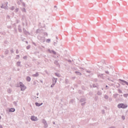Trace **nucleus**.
<instances>
[{
    "label": "nucleus",
    "instance_id": "obj_39",
    "mask_svg": "<svg viewBox=\"0 0 128 128\" xmlns=\"http://www.w3.org/2000/svg\"><path fill=\"white\" fill-rule=\"evenodd\" d=\"M93 88H96V84H93Z\"/></svg>",
    "mask_w": 128,
    "mask_h": 128
},
{
    "label": "nucleus",
    "instance_id": "obj_6",
    "mask_svg": "<svg viewBox=\"0 0 128 128\" xmlns=\"http://www.w3.org/2000/svg\"><path fill=\"white\" fill-rule=\"evenodd\" d=\"M56 80H58V78H55L54 77L52 78V84H56Z\"/></svg>",
    "mask_w": 128,
    "mask_h": 128
},
{
    "label": "nucleus",
    "instance_id": "obj_64",
    "mask_svg": "<svg viewBox=\"0 0 128 128\" xmlns=\"http://www.w3.org/2000/svg\"><path fill=\"white\" fill-rule=\"evenodd\" d=\"M54 8H56V6H54Z\"/></svg>",
    "mask_w": 128,
    "mask_h": 128
},
{
    "label": "nucleus",
    "instance_id": "obj_7",
    "mask_svg": "<svg viewBox=\"0 0 128 128\" xmlns=\"http://www.w3.org/2000/svg\"><path fill=\"white\" fill-rule=\"evenodd\" d=\"M119 82H124V84H126V86H128V82L124 80H122V79H119L118 80Z\"/></svg>",
    "mask_w": 128,
    "mask_h": 128
},
{
    "label": "nucleus",
    "instance_id": "obj_5",
    "mask_svg": "<svg viewBox=\"0 0 128 128\" xmlns=\"http://www.w3.org/2000/svg\"><path fill=\"white\" fill-rule=\"evenodd\" d=\"M42 122L44 124V128H46L48 126V123L46 122V120L44 119L42 120Z\"/></svg>",
    "mask_w": 128,
    "mask_h": 128
},
{
    "label": "nucleus",
    "instance_id": "obj_14",
    "mask_svg": "<svg viewBox=\"0 0 128 128\" xmlns=\"http://www.w3.org/2000/svg\"><path fill=\"white\" fill-rule=\"evenodd\" d=\"M30 80H32L30 78V76H27L26 78V80H27V82H30Z\"/></svg>",
    "mask_w": 128,
    "mask_h": 128
},
{
    "label": "nucleus",
    "instance_id": "obj_47",
    "mask_svg": "<svg viewBox=\"0 0 128 128\" xmlns=\"http://www.w3.org/2000/svg\"><path fill=\"white\" fill-rule=\"evenodd\" d=\"M86 72H88V74H90V71L86 70Z\"/></svg>",
    "mask_w": 128,
    "mask_h": 128
},
{
    "label": "nucleus",
    "instance_id": "obj_19",
    "mask_svg": "<svg viewBox=\"0 0 128 128\" xmlns=\"http://www.w3.org/2000/svg\"><path fill=\"white\" fill-rule=\"evenodd\" d=\"M80 102H86V98H82L81 100H80Z\"/></svg>",
    "mask_w": 128,
    "mask_h": 128
},
{
    "label": "nucleus",
    "instance_id": "obj_53",
    "mask_svg": "<svg viewBox=\"0 0 128 128\" xmlns=\"http://www.w3.org/2000/svg\"><path fill=\"white\" fill-rule=\"evenodd\" d=\"M102 114H104V110H102Z\"/></svg>",
    "mask_w": 128,
    "mask_h": 128
},
{
    "label": "nucleus",
    "instance_id": "obj_24",
    "mask_svg": "<svg viewBox=\"0 0 128 128\" xmlns=\"http://www.w3.org/2000/svg\"><path fill=\"white\" fill-rule=\"evenodd\" d=\"M17 66H20V62H17Z\"/></svg>",
    "mask_w": 128,
    "mask_h": 128
},
{
    "label": "nucleus",
    "instance_id": "obj_41",
    "mask_svg": "<svg viewBox=\"0 0 128 128\" xmlns=\"http://www.w3.org/2000/svg\"><path fill=\"white\" fill-rule=\"evenodd\" d=\"M44 36H48V33H46V32H44Z\"/></svg>",
    "mask_w": 128,
    "mask_h": 128
},
{
    "label": "nucleus",
    "instance_id": "obj_30",
    "mask_svg": "<svg viewBox=\"0 0 128 128\" xmlns=\"http://www.w3.org/2000/svg\"><path fill=\"white\" fill-rule=\"evenodd\" d=\"M10 10H14V6H12V8H10Z\"/></svg>",
    "mask_w": 128,
    "mask_h": 128
},
{
    "label": "nucleus",
    "instance_id": "obj_11",
    "mask_svg": "<svg viewBox=\"0 0 128 128\" xmlns=\"http://www.w3.org/2000/svg\"><path fill=\"white\" fill-rule=\"evenodd\" d=\"M40 74H38V72H36V74H34L32 75V76L37 78V76H38Z\"/></svg>",
    "mask_w": 128,
    "mask_h": 128
},
{
    "label": "nucleus",
    "instance_id": "obj_26",
    "mask_svg": "<svg viewBox=\"0 0 128 128\" xmlns=\"http://www.w3.org/2000/svg\"><path fill=\"white\" fill-rule=\"evenodd\" d=\"M4 10H7V8H8V2H6V6H4Z\"/></svg>",
    "mask_w": 128,
    "mask_h": 128
},
{
    "label": "nucleus",
    "instance_id": "obj_46",
    "mask_svg": "<svg viewBox=\"0 0 128 128\" xmlns=\"http://www.w3.org/2000/svg\"><path fill=\"white\" fill-rule=\"evenodd\" d=\"M118 86H116V88H120V84H118Z\"/></svg>",
    "mask_w": 128,
    "mask_h": 128
},
{
    "label": "nucleus",
    "instance_id": "obj_50",
    "mask_svg": "<svg viewBox=\"0 0 128 128\" xmlns=\"http://www.w3.org/2000/svg\"><path fill=\"white\" fill-rule=\"evenodd\" d=\"M22 4L24 6H26V4H24V2H22Z\"/></svg>",
    "mask_w": 128,
    "mask_h": 128
},
{
    "label": "nucleus",
    "instance_id": "obj_17",
    "mask_svg": "<svg viewBox=\"0 0 128 128\" xmlns=\"http://www.w3.org/2000/svg\"><path fill=\"white\" fill-rule=\"evenodd\" d=\"M75 74H78V76H82V73L78 72H75Z\"/></svg>",
    "mask_w": 128,
    "mask_h": 128
},
{
    "label": "nucleus",
    "instance_id": "obj_62",
    "mask_svg": "<svg viewBox=\"0 0 128 128\" xmlns=\"http://www.w3.org/2000/svg\"><path fill=\"white\" fill-rule=\"evenodd\" d=\"M84 66V64H82L81 66Z\"/></svg>",
    "mask_w": 128,
    "mask_h": 128
},
{
    "label": "nucleus",
    "instance_id": "obj_43",
    "mask_svg": "<svg viewBox=\"0 0 128 128\" xmlns=\"http://www.w3.org/2000/svg\"><path fill=\"white\" fill-rule=\"evenodd\" d=\"M67 62H72V60H68Z\"/></svg>",
    "mask_w": 128,
    "mask_h": 128
},
{
    "label": "nucleus",
    "instance_id": "obj_2",
    "mask_svg": "<svg viewBox=\"0 0 128 128\" xmlns=\"http://www.w3.org/2000/svg\"><path fill=\"white\" fill-rule=\"evenodd\" d=\"M108 68H110V66H106L105 68H103V70L105 74H108V76H110V72H108Z\"/></svg>",
    "mask_w": 128,
    "mask_h": 128
},
{
    "label": "nucleus",
    "instance_id": "obj_40",
    "mask_svg": "<svg viewBox=\"0 0 128 128\" xmlns=\"http://www.w3.org/2000/svg\"><path fill=\"white\" fill-rule=\"evenodd\" d=\"M72 70H76V68H72Z\"/></svg>",
    "mask_w": 128,
    "mask_h": 128
},
{
    "label": "nucleus",
    "instance_id": "obj_48",
    "mask_svg": "<svg viewBox=\"0 0 128 128\" xmlns=\"http://www.w3.org/2000/svg\"><path fill=\"white\" fill-rule=\"evenodd\" d=\"M16 54H18V50H16Z\"/></svg>",
    "mask_w": 128,
    "mask_h": 128
},
{
    "label": "nucleus",
    "instance_id": "obj_57",
    "mask_svg": "<svg viewBox=\"0 0 128 128\" xmlns=\"http://www.w3.org/2000/svg\"><path fill=\"white\" fill-rule=\"evenodd\" d=\"M109 100H112V98H109Z\"/></svg>",
    "mask_w": 128,
    "mask_h": 128
},
{
    "label": "nucleus",
    "instance_id": "obj_21",
    "mask_svg": "<svg viewBox=\"0 0 128 128\" xmlns=\"http://www.w3.org/2000/svg\"><path fill=\"white\" fill-rule=\"evenodd\" d=\"M22 12H26V10L25 9V8H22Z\"/></svg>",
    "mask_w": 128,
    "mask_h": 128
},
{
    "label": "nucleus",
    "instance_id": "obj_58",
    "mask_svg": "<svg viewBox=\"0 0 128 128\" xmlns=\"http://www.w3.org/2000/svg\"><path fill=\"white\" fill-rule=\"evenodd\" d=\"M0 128H2V125L0 126Z\"/></svg>",
    "mask_w": 128,
    "mask_h": 128
},
{
    "label": "nucleus",
    "instance_id": "obj_52",
    "mask_svg": "<svg viewBox=\"0 0 128 128\" xmlns=\"http://www.w3.org/2000/svg\"><path fill=\"white\" fill-rule=\"evenodd\" d=\"M4 4H2V6H1V8H4Z\"/></svg>",
    "mask_w": 128,
    "mask_h": 128
},
{
    "label": "nucleus",
    "instance_id": "obj_22",
    "mask_svg": "<svg viewBox=\"0 0 128 128\" xmlns=\"http://www.w3.org/2000/svg\"><path fill=\"white\" fill-rule=\"evenodd\" d=\"M8 94H10V92H12V89L8 88Z\"/></svg>",
    "mask_w": 128,
    "mask_h": 128
},
{
    "label": "nucleus",
    "instance_id": "obj_56",
    "mask_svg": "<svg viewBox=\"0 0 128 128\" xmlns=\"http://www.w3.org/2000/svg\"><path fill=\"white\" fill-rule=\"evenodd\" d=\"M56 42H54V46H56Z\"/></svg>",
    "mask_w": 128,
    "mask_h": 128
},
{
    "label": "nucleus",
    "instance_id": "obj_23",
    "mask_svg": "<svg viewBox=\"0 0 128 128\" xmlns=\"http://www.w3.org/2000/svg\"><path fill=\"white\" fill-rule=\"evenodd\" d=\"M46 41V40H44V38H41V42H44Z\"/></svg>",
    "mask_w": 128,
    "mask_h": 128
},
{
    "label": "nucleus",
    "instance_id": "obj_42",
    "mask_svg": "<svg viewBox=\"0 0 128 128\" xmlns=\"http://www.w3.org/2000/svg\"><path fill=\"white\" fill-rule=\"evenodd\" d=\"M10 52H11L12 54H14V50H10Z\"/></svg>",
    "mask_w": 128,
    "mask_h": 128
},
{
    "label": "nucleus",
    "instance_id": "obj_12",
    "mask_svg": "<svg viewBox=\"0 0 128 128\" xmlns=\"http://www.w3.org/2000/svg\"><path fill=\"white\" fill-rule=\"evenodd\" d=\"M18 30L19 32H22V28L20 27V25H19L18 26Z\"/></svg>",
    "mask_w": 128,
    "mask_h": 128
},
{
    "label": "nucleus",
    "instance_id": "obj_10",
    "mask_svg": "<svg viewBox=\"0 0 128 128\" xmlns=\"http://www.w3.org/2000/svg\"><path fill=\"white\" fill-rule=\"evenodd\" d=\"M10 112H16V109L14 108H10L9 109Z\"/></svg>",
    "mask_w": 128,
    "mask_h": 128
},
{
    "label": "nucleus",
    "instance_id": "obj_32",
    "mask_svg": "<svg viewBox=\"0 0 128 128\" xmlns=\"http://www.w3.org/2000/svg\"><path fill=\"white\" fill-rule=\"evenodd\" d=\"M66 84H68V79L65 80Z\"/></svg>",
    "mask_w": 128,
    "mask_h": 128
},
{
    "label": "nucleus",
    "instance_id": "obj_60",
    "mask_svg": "<svg viewBox=\"0 0 128 128\" xmlns=\"http://www.w3.org/2000/svg\"><path fill=\"white\" fill-rule=\"evenodd\" d=\"M20 2H22V0H20Z\"/></svg>",
    "mask_w": 128,
    "mask_h": 128
},
{
    "label": "nucleus",
    "instance_id": "obj_63",
    "mask_svg": "<svg viewBox=\"0 0 128 128\" xmlns=\"http://www.w3.org/2000/svg\"><path fill=\"white\" fill-rule=\"evenodd\" d=\"M36 96H38V93H37V94H36Z\"/></svg>",
    "mask_w": 128,
    "mask_h": 128
},
{
    "label": "nucleus",
    "instance_id": "obj_44",
    "mask_svg": "<svg viewBox=\"0 0 128 128\" xmlns=\"http://www.w3.org/2000/svg\"><path fill=\"white\" fill-rule=\"evenodd\" d=\"M81 104L82 106H84V104H86V102L82 103Z\"/></svg>",
    "mask_w": 128,
    "mask_h": 128
},
{
    "label": "nucleus",
    "instance_id": "obj_49",
    "mask_svg": "<svg viewBox=\"0 0 128 128\" xmlns=\"http://www.w3.org/2000/svg\"><path fill=\"white\" fill-rule=\"evenodd\" d=\"M14 104L15 106H16V102H14Z\"/></svg>",
    "mask_w": 128,
    "mask_h": 128
},
{
    "label": "nucleus",
    "instance_id": "obj_38",
    "mask_svg": "<svg viewBox=\"0 0 128 128\" xmlns=\"http://www.w3.org/2000/svg\"><path fill=\"white\" fill-rule=\"evenodd\" d=\"M18 12V8H16L15 10V12Z\"/></svg>",
    "mask_w": 128,
    "mask_h": 128
},
{
    "label": "nucleus",
    "instance_id": "obj_55",
    "mask_svg": "<svg viewBox=\"0 0 128 128\" xmlns=\"http://www.w3.org/2000/svg\"><path fill=\"white\" fill-rule=\"evenodd\" d=\"M120 82V84H122V86H124V84L122 83V82Z\"/></svg>",
    "mask_w": 128,
    "mask_h": 128
},
{
    "label": "nucleus",
    "instance_id": "obj_37",
    "mask_svg": "<svg viewBox=\"0 0 128 128\" xmlns=\"http://www.w3.org/2000/svg\"><path fill=\"white\" fill-rule=\"evenodd\" d=\"M108 80H109L110 82H114V80H111L110 78H108Z\"/></svg>",
    "mask_w": 128,
    "mask_h": 128
},
{
    "label": "nucleus",
    "instance_id": "obj_45",
    "mask_svg": "<svg viewBox=\"0 0 128 128\" xmlns=\"http://www.w3.org/2000/svg\"><path fill=\"white\" fill-rule=\"evenodd\" d=\"M16 58H18V59L20 58V55L16 56Z\"/></svg>",
    "mask_w": 128,
    "mask_h": 128
},
{
    "label": "nucleus",
    "instance_id": "obj_31",
    "mask_svg": "<svg viewBox=\"0 0 128 128\" xmlns=\"http://www.w3.org/2000/svg\"><path fill=\"white\" fill-rule=\"evenodd\" d=\"M118 92L120 94H122V92L120 89L118 90Z\"/></svg>",
    "mask_w": 128,
    "mask_h": 128
},
{
    "label": "nucleus",
    "instance_id": "obj_1",
    "mask_svg": "<svg viewBox=\"0 0 128 128\" xmlns=\"http://www.w3.org/2000/svg\"><path fill=\"white\" fill-rule=\"evenodd\" d=\"M118 108H128V105L124 104H119L118 105Z\"/></svg>",
    "mask_w": 128,
    "mask_h": 128
},
{
    "label": "nucleus",
    "instance_id": "obj_51",
    "mask_svg": "<svg viewBox=\"0 0 128 128\" xmlns=\"http://www.w3.org/2000/svg\"><path fill=\"white\" fill-rule=\"evenodd\" d=\"M79 68H80V70H84V68H82V67H80Z\"/></svg>",
    "mask_w": 128,
    "mask_h": 128
},
{
    "label": "nucleus",
    "instance_id": "obj_59",
    "mask_svg": "<svg viewBox=\"0 0 128 128\" xmlns=\"http://www.w3.org/2000/svg\"><path fill=\"white\" fill-rule=\"evenodd\" d=\"M106 88H108V85H106Z\"/></svg>",
    "mask_w": 128,
    "mask_h": 128
},
{
    "label": "nucleus",
    "instance_id": "obj_33",
    "mask_svg": "<svg viewBox=\"0 0 128 128\" xmlns=\"http://www.w3.org/2000/svg\"><path fill=\"white\" fill-rule=\"evenodd\" d=\"M30 46H26V49L27 50H30Z\"/></svg>",
    "mask_w": 128,
    "mask_h": 128
},
{
    "label": "nucleus",
    "instance_id": "obj_16",
    "mask_svg": "<svg viewBox=\"0 0 128 128\" xmlns=\"http://www.w3.org/2000/svg\"><path fill=\"white\" fill-rule=\"evenodd\" d=\"M97 94L98 96H102V93L100 91H98L97 92Z\"/></svg>",
    "mask_w": 128,
    "mask_h": 128
},
{
    "label": "nucleus",
    "instance_id": "obj_29",
    "mask_svg": "<svg viewBox=\"0 0 128 128\" xmlns=\"http://www.w3.org/2000/svg\"><path fill=\"white\" fill-rule=\"evenodd\" d=\"M102 76H104V74H99L98 75V76H100V78H102Z\"/></svg>",
    "mask_w": 128,
    "mask_h": 128
},
{
    "label": "nucleus",
    "instance_id": "obj_4",
    "mask_svg": "<svg viewBox=\"0 0 128 128\" xmlns=\"http://www.w3.org/2000/svg\"><path fill=\"white\" fill-rule=\"evenodd\" d=\"M30 120H32L33 122H36L37 120H38V117H36L34 116H31Z\"/></svg>",
    "mask_w": 128,
    "mask_h": 128
},
{
    "label": "nucleus",
    "instance_id": "obj_18",
    "mask_svg": "<svg viewBox=\"0 0 128 128\" xmlns=\"http://www.w3.org/2000/svg\"><path fill=\"white\" fill-rule=\"evenodd\" d=\"M104 98L105 100H108V96L106 94L104 95Z\"/></svg>",
    "mask_w": 128,
    "mask_h": 128
},
{
    "label": "nucleus",
    "instance_id": "obj_8",
    "mask_svg": "<svg viewBox=\"0 0 128 128\" xmlns=\"http://www.w3.org/2000/svg\"><path fill=\"white\" fill-rule=\"evenodd\" d=\"M48 52H50V54H56V52L54 50H48Z\"/></svg>",
    "mask_w": 128,
    "mask_h": 128
},
{
    "label": "nucleus",
    "instance_id": "obj_15",
    "mask_svg": "<svg viewBox=\"0 0 128 128\" xmlns=\"http://www.w3.org/2000/svg\"><path fill=\"white\" fill-rule=\"evenodd\" d=\"M35 104L36 106H40L42 104V103L41 104H40L38 102H36Z\"/></svg>",
    "mask_w": 128,
    "mask_h": 128
},
{
    "label": "nucleus",
    "instance_id": "obj_28",
    "mask_svg": "<svg viewBox=\"0 0 128 128\" xmlns=\"http://www.w3.org/2000/svg\"><path fill=\"white\" fill-rule=\"evenodd\" d=\"M124 98H128V94H124Z\"/></svg>",
    "mask_w": 128,
    "mask_h": 128
},
{
    "label": "nucleus",
    "instance_id": "obj_27",
    "mask_svg": "<svg viewBox=\"0 0 128 128\" xmlns=\"http://www.w3.org/2000/svg\"><path fill=\"white\" fill-rule=\"evenodd\" d=\"M5 54H8V50H6L4 52Z\"/></svg>",
    "mask_w": 128,
    "mask_h": 128
},
{
    "label": "nucleus",
    "instance_id": "obj_20",
    "mask_svg": "<svg viewBox=\"0 0 128 128\" xmlns=\"http://www.w3.org/2000/svg\"><path fill=\"white\" fill-rule=\"evenodd\" d=\"M55 75L56 76H58V78H60V74L58 73H55Z\"/></svg>",
    "mask_w": 128,
    "mask_h": 128
},
{
    "label": "nucleus",
    "instance_id": "obj_54",
    "mask_svg": "<svg viewBox=\"0 0 128 128\" xmlns=\"http://www.w3.org/2000/svg\"><path fill=\"white\" fill-rule=\"evenodd\" d=\"M70 102H74V100H70Z\"/></svg>",
    "mask_w": 128,
    "mask_h": 128
},
{
    "label": "nucleus",
    "instance_id": "obj_61",
    "mask_svg": "<svg viewBox=\"0 0 128 128\" xmlns=\"http://www.w3.org/2000/svg\"><path fill=\"white\" fill-rule=\"evenodd\" d=\"M95 100H98V98H96Z\"/></svg>",
    "mask_w": 128,
    "mask_h": 128
},
{
    "label": "nucleus",
    "instance_id": "obj_3",
    "mask_svg": "<svg viewBox=\"0 0 128 128\" xmlns=\"http://www.w3.org/2000/svg\"><path fill=\"white\" fill-rule=\"evenodd\" d=\"M20 90H22V92H24V90H26V86H24V84H22V82H20Z\"/></svg>",
    "mask_w": 128,
    "mask_h": 128
},
{
    "label": "nucleus",
    "instance_id": "obj_34",
    "mask_svg": "<svg viewBox=\"0 0 128 128\" xmlns=\"http://www.w3.org/2000/svg\"><path fill=\"white\" fill-rule=\"evenodd\" d=\"M122 120H126V117H125L124 116H122Z\"/></svg>",
    "mask_w": 128,
    "mask_h": 128
},
{
    "label": "nucleus",
    "instance_id": "obj_35",
    "mask_svg": "<svg viewBox=\"0 0 128 128\" xmlns=\"http://www.w3.org/2000/svg\"><path fill=\"white\" fill-rule=\"evenodd\" d=\"M56 84H54V83H52V84L51 85V88H54V85H55Z\"/></svg>",
    "mask_w": 128,
    "mask_h": 128
},
{
    "label": "nucleus",
    "instance_id": "obj_13",
    "mask_svg": "<svg viewBox=\"0 0 128 128\" xmlns=\"http://www.w3.org/2000/svg\"><path fill=\"white\" fill-rule=\"evenodd\" d=\"M54 64H56V66H60V64H58V61L55 60L54 62Z\"/></svg>",
    "mask_w": 128,
    "mask_h": 128
},
{
    "label": "nucleus",
    "instance_id": "obj_25",
    "mask_svg": "<svg viewBox=\"0 0 128 128\" xmlns=\"http://www.w3.org/2000/svg\"><path fill=\"white\" fill-rule=\"evenodd\" d=\"M46 42L49 44V42H50V39H47Z\"/></svg>",
    "mask_w": 128,
    "mask_h": 128
},
{
    "label": "nucleus",
    "instance_id": "obj_36",
    "mask_svg": "<svg viewBox=\"0 0 128 128\" xmlns=\"http://www.w3.org/2000/svg\"><path fill=\"white\" fill-rule=\"evenodd\" d=\"M23 58H24V60H26V58H28V56H24L23 57Z\"/></svg>",
    "mask_w": 128,
    "mask_h": 128
},
{
    "label": "nucleus",
    "instance_id": "obj_9",
    "mask_svg": "<svg viewBox=\"0 0 128 128\" xmlns=\"http://www.w3.org/2000/svg\"><path fill=\"white\" fill-rule=\"evenodd\" d=\"M23 32L26 36H27V34H30V33L28 31H26V30L24 28H23Z\"/></svg>",
    "mask_w": 128,
    "mask_h": 128
}]
</instances>
